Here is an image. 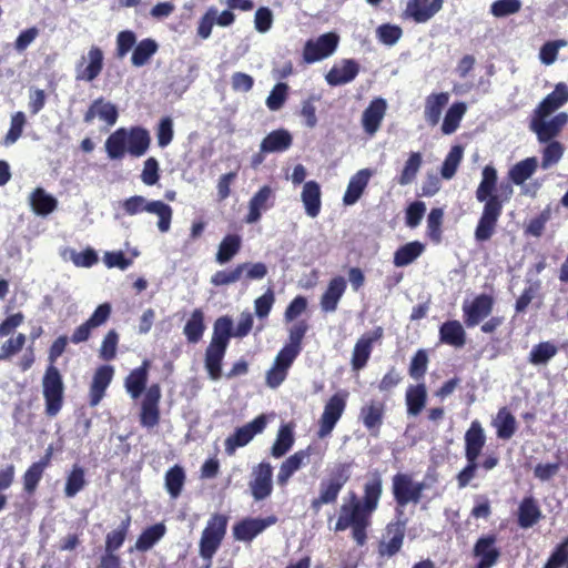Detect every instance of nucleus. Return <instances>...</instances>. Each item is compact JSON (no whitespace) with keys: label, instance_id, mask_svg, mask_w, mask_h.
Here are the masks:
<instances>
[{"label":"nucleus","instance_id":"obj_22","mask_svg":"<svg viewBox=\"0 0 568 568\" xmlns=\"http://www.w3.org/2000/svg\"><path fill=\"white\" fill-rule=\"evenodd\" d=\"M311 456V447L305 449H301L290 457H287L280 466L276 481L280 486L285 487L290 480V478L300 470L303 466H305Z\"/></svg>","mask_w":568,"mask_h":568},{"label":"nucleus","instance_id":"obj_36","mask_svg":"<svg viewBox=\"0 0 568 568\" xmlns=\"http://www.w3.org/2000/svg\"><path fill=\"white\" fill-rule=\"evenodd\" d=\"M404 540V530L399 525H389L386 534L379 544V554L382 556H393L402 547Z\"/></svg>","mask_w":568,"mask_h":568},{"label":"nucleus","instance_id":"obj_4","mask_svg":"<svg viewBox=\"0 0 568 568\" xmlns=\"http://www.w3.org/2000/svg\"><path fill=\"white\" fill-rule=\"evenodd\" d=\"M227 517L221 514L213 515L202 531L199 552L206 561V568L211 567L212 558L217 551L225 536Z\"/></svg>","mask_w":568,"mask_h":568},{"label":"nucleus","instance_id":"obj_24","mask_svg":"<svg viewBox=\"0 0 568 568\" xmlns=\"http://www.w3.org/2000/svg\"><path fill=\"white\" fill-rule=\"evenodd\" d=\"M382 328L377 327L373 333L364 334L356 342L352 356V366L354 369L358 371L366 365L371 356L373 344L382 337Z\"/></svg>","mask_w":568,"mask_h":568},{"label":"nucleus","instance_id":"obj_3","mask_svg":"<svg viewBox=\"0 0 568 568\" xmlns=\"http://www.w3.org/2000/svg\"><path fill=\"white\" fill-rule=\"evenodd\" d=\"M371 514L362 506L357 497L352 494L347 501L339 508L338 518L335 525L336 531L352 528L353 538L358 545L366 541V528L369 526Z\"/></svg>","mask_w":568,"mask_h":568},{"label":"nucleus","instance_id":"obj_47","mask_svg":"<svg viewBox=\"0 0 568 568\" xmlns=\"http://www.w3.org/2000/svg\"><path fill=\"white\" fill-rule=\"evenodd\" d=\"M64 261L72 262L77 267H91L98 262V255L93 248H85L78 252L74 248L65 247L61 251Z\"/></svg>","mask_w":568,"mask_h":568},{"label":"nucleus","instance_id":"obj_28","mask_svg":"<svg viewBox=\"0 0 568 568\" xmlns=\"http://www.w3.org/2000/svg\"><path fill=\"white\" fill-rule=\"evenodd\" d=\"M273 190L268 185L262 186L248 201V213L245 217L247 224L260 221L263 212L271 206Z\"/></svg>","mask_w":568,"mask_h":568},{"label":"nucleus","instance_id":"obj_7","mask_svg":"<svg viewBox=\"0 0 568 568\" xmlns=\"http://www.w3.org/2000/svg\"><path fill=\"white\" fill-rule=\"evenodd\" d=\"M338 43L339 36L335 32H327L308 39L302 52L304 62L312 64L332 57L336 52Z\"/></svg>","mask_w":568,"mask_h":568},{"label":"nucleus","instance_id":"obj_37","mask_svg":"<svg viewBox=\"0 0 568 568\" xmlns=\"http://www.w3.org/2000/svg\"><path fill=\"white\" fill-rule=\"evenodd\" d=\"M568 101V85L558 83L555 90L549 93L538 105L535 112L554 113Z\"/></svg>","mask_w":568,"mask_h":568},{"label":"nucleus","instance_id":"obj_41","mask_svg":"<svg viewBox=\"0 0 568 568\" xmlns=\"http://www.w3.org/2000/svg\"><path fill=\"white\" fill-rule=\"evenodd\" d=\"M149 362L144 361L142 366L133 369L125 379L126 392L132 398H138L145 387L148 381Z\"/></svg>","mask_w":568,"mask_h":568},{"label":"nucleus","instance_id":"obj_62","mask_svg":"<svg viewBox=\"0 0 568 568\" xmlns=\"http://www.w3.org/2000/svg\"><path fill=\"white\" fill-rule=\"evenodd\" d=\"M231 336H233L232 320L227 316L219 317L214 323L211 342L227 346Z\"/></svg>","mask_w":568,"mask_h":568},{"label":"nucleus","instance_id":"obj_30","mask_svg":"<svg viewBox=\"0 0 568 568\" xmlns=\"http://www.w3.org/2000/svg\"><path fill=\"white\" fill-rule=\"evenodd\" d=\"M486 442L484 429L478 420H474L465 434V455L467 462L477 460Z\"/></svg>","mask_w":568,"mask_h":568},{"label":"nucleus","instance_id":"obj_44","mask_svg":"<svg viewBox=\"0 0 568 568\" xmlns=\"http://www.w3.org/2000/svg\"><path fill=\"white\" fill-rule=\"evenodd\" d=\"M30 205L38 215H48L57 207V200L42 189H37L30 195Z\"/></svg>","mask_w":568,"mask_h":568},{"label":"nucleus","instance_id":"obj_63","mask_svg":"<svg viewBox=\"0 0 568 568\" xmlns=\"http://www.w3.org/2000/svg\"><path fill=\"white\" fill-rule=\"evenodd\" d=\"M568 45L565 39L548 41L539 50V60L545 65H551L556 62L560 49Z\"/></svg>","mask_w":568,"mask_h":568},{"label":"nucleus","instance_id":"obj_59","mask_svg":"<svg viewBox=\"0 0 568 568\" xmlns=\"http://www.w3.org/2000/svg\"><path fill=\"white\" fill-rule=\"evenodd\" d=\"M536 168L537 160L535 158H528L514 165L509 172V176L514 183L521 184L532 175Z\"/></svg>","mask_w":568,"mask_h":568},{"label":"nucleus","instance_id":"obj_1","mask_svg":"<svg viewBox=\"0 0 568 568\" xmlns=\"http://www.w3.org/2000/svg\"><path fill=\"white\" fill-rule=\"evenodd\" d=\"M151 143L148 130L141 126L120 128L105 140V152L111 160H121L125 154L140 158L146 153Z\"/></svg>","mask_w":568,"mask_h":568},{"label":"nucleus","instance_id":"obj_57","mask_svg":"<svg viewBox=\"0 0 568 568\" xmlns=\"http://www.w3.org/2000/svg\"><path fill=\"white\" fill-rule=\"evenodd\" d=\"M158 43L152 39H144L136 44L132 53V63L135 67L144 65L158 51Z\"/></svg>","mask_w":568,"mask_h":568},{"label":"nucleus","instance_id":"obj_17","mask_svg":"<svg viewBox=\"0 0 568 568\" xmlns=\"http://www.w3.org/2000/svg\"><path fill=\"white\" fill-rule=\"evenodd\" d=\"M161 390L159 385H152L148 388L142 400L140 422L143 427L152 428L159 424L160 410L159 402Z\"/></svg>","mask_w":568,"mask_h":568},{"label":"nucleus","instance_id":"obj_25","mask_svg":"<svg viewBox=\"0 0 568 568\" xmlns=\"http://www.w3.org/2000/svg\"><path fill=\"white\" fill-rule=\"evenodd\" d=\"M386 109V101L382 98H377L374 99L364 110L362 115V125L367 134L374 135L378 131L385 116Z\"/></svg>","mask_w":568,"mask_h":568},{"label":"nucleus","instance_id":"obj_15","mask_svg":"<svg viewBox=\"0 0 568 568\" xmlns=\"http://www.w3.org/2000/svg\"><path fill=\"white\" fill-rule=\"evenodd\" d=\"M503 206L495 197L489 200L485 205L481 216L475 230V239L479 242L487 241L495 232L497 221L501 214Z\"/></svg>","mask_w":568,"mask_h":568},{"label":"nucleus","instance_id":"obj_16","mask_svg":"<svg viewBox=\"0 0 568 568\" xmlns=\"http://www.w3.org/2000/svg\"><path fill=\"white\" fill-rule=\"evenodd\" d=\"M494 298L487 294H480L471 301L463 304L464 318L467 326H475L486 318L493 310Z\"/></svg>","mask_w":568,"mask_h":568},{"label":"nucleus","instance_id":"obj_33","mask_svg":"<svg viewBox=\"0 0 568 568\" xmlns=\"http://www.w3.org/2000/svg\"><path fill=\"white\" fill-rule=\"evenodd\" d=\"M292 134L287 130H274L261 142V152L274 153L286 151L292 145Z\"/></svg>","mask_w":568,"mask_h":568},{"label":"nucleus","instance_id":"obj_2","mask_svg":"<svg viewBox=\"0 0 568 568\" xmlns=\"http://www.w3.org/2000/svg\"><path fill=\"white\" fill-rule=\"evenodd\" d=\"M307 331L304 322L290 328L288 343L278 352L272 367L266 373V384L271 388L278 387L286 378L288 368L301 352V343Z\"/></svg>","mask_w":568,"mask_h":568},{"label":"nucleus","instance_id":"obj_55","mask_svg":"<svg viewBox=\"0 0 568 568\" xmlns=\"http://www.w3.org/2000/svg\"><path fill=\"white\" fill-rule=\"evenodd\" d=\"M165 489L171 498L175 499L180 496L185 481V474L182 467L175 465L170 468L164 477Z\"/></svg>","mask_w":568,"mask_h":568},{"label":"nucleus","instance_id":"obj_45","mask_svg":"<svg viewBox=\"0 0 568 568\" xmlns=\"http://www.w3.org/2000/svg\"><path fill=\"white\" fill-rule=\"evenodd\" d=\"M241 236L236 234L226 235L220 243L217 253H216V262L220 265L226 264L230 262L240 251L241 248Z\"/></svg>","mask_w":568,"mask_h":568},{"label":"nucleus","instance_id":"obj_40","mask_svg":"<svg viewBox=\"0 0 568 568\" xmlns=\"http://www.w3.org/2000/svg\"><path fill=\"white\" fill-rule=\"evenodd\" d=\"M226 347V345L210 342L205 354V367L212 379H217L221 376V363Z\"/></svg>","mask_w":568,"mask_h":568},{"label":"nucleus","instance_id":"obj_56","mask_svg":"<svg viewBox=\"0 0 568 568\" xmlns=\"http://www.w3.org/2000/svg\"><path fill=\"white\" fill-rule=\"evenodd\" d=\"M423 156L419 152H412L408 155V159L405 162V165L400 172L398 178V183L400 185H408L414 182L417 176V173L422 166Z\"/></svg>","mask_w":568,"mask_h":568},{"label":"nucleus","instance_id":"obj_10","mask_svg":"<svg viewBox=\"0 0 568 568\" xmlns=\"http://www.w3.org/2000/svg\"><path fill=\"white\" fill-rule=\"evenodd\" d=\"M103 67V51L97 45H91L75 64V79L78 81L92 82L101 74Z\"/></svg>","mask_w":568,"mask_h":568},{"label":"nucleus","instance_id":"obj_12","mask_svg":"<svg viewBox=\"0 0 568 568\" xmlns=\"http://www.w3.org/2000/svg\"><path fill=\"white\" fill-rule=\"evenodd\" d=\"M251 495L254 500H264L273 491V467L267 462H262L252 468L248 483Z\"/></svg>","mask_w":568,"mask_h":568},{"label":"nucleus","instance_id":"obj_38","mask_svg":"<svg viewBox=\"0 0 568 568\" xmlns=\"http://www.w3.org/2000/svg\"><path fill=\"white\" fill-rule=\"evenodd\" d=\"M467 112V104L465 102H455L446 111L443 123L442 132L445 135H450L456 132L460 125L464 115Z\"/></svg>","mask_w":568,"mask_h":568},{"label":"nucleus","instance_id":"obj_64","mask_svg":"<svg viewBox=\"0 0 568 568\" xmlns=\"http://www.w3.org/2000/svg\"><path fill=\"white\" fill-rule=\"evenodd\" d=\"M288 85L286 83H277L268 97L266 98L265 104L271 111H278L287 100Z\"/></svg>","mask_w":568,"mask_h":568},{"label":"nucleus","instance_id":"obj_32","mask_svg":"<svg viewBox=\"0 0 568 568\" xmlns=\"http://www.w3.org/2000/svg\"><path fill=\"white\" fill-rule=\"evenodd\" d=\"M346 281L342 276L333 277L321 297V307L324 312H334L346 290Z\"/></svg>","mask_w":568,"mask_h":568},{"label":"nucleus","instance_id":"obj_8","mask_svg":"<svg viewBox=\"0 0 568 568\" xmlns=\"http://www.w3.org/2000/svg\"><path fill=\"white\" fill-rule=\"evenodd\" d=\"M347 398L348 393L341 390L331 396L325 403L323 413L318 419L317 436L320 438H326L332 434L336 424L344 414Z\"/></svg>","mask_w":568,"mask_h":568},{"label":"nucleus","instance_id":"obj_60","mask_svg":"<svg viewBox=\"0 0 568 568\" xmlns=\"http://www.w3.org/2000/svg\"><path fill=\"white\" fill-rule=\"evenodd\" d=\"M47 467H48V459L33 463L27 469V471L24 473V476H23V485H24V489L28 493L31 494L36 490Z\"/></svg>","mask_w":568,"mask_h":568},{"label":"nucleus","instance_id":"obj_27","mask_svg":"<svg viewBox=\"0 0 568 568\" xmlns=\"http://www.w3.org/2000/svg\"><path fill=\"white\" fill-rule=\"evenodd\" d=\"M301 201L308 217L315 219L318 216L322 209V192L316 181H307L304 183L301 192Z\"/></svg>","mask_w":568,"mask_h":568},{"label":"nucleus","instance_id":"obj_14","mask_svg":"<svg viewBox=\"0 0 568 568\" xmlns=\"http://www.w3.org/2000/svg\"><path fill=\"white\" fill-rule=\"evenodd\" d=\"M424 485L416 483L406 474H397L393 478V493L396 501L404 506L409 503H418Z\"/></svg>","mask_w":568,"mask_h":568},{"label":"nucleus","instance_id":"obj_6","mask_svg":"<svg viewBox=\"0 0 568 568\" xmlns=\"http://www.w3.org/2000/svg\"><path fill=\"white\" fill-rule=\"evenodd\" d=\"M349 464L337 465L329 476L322 480L320 486V495L312 501V507L318 510L323 505L334 503L349 479Z\"/></svg>","mask_w":568,"mask_h":568},{"label":"nucleus","instance_id":"obj_13","mask_svg":"<svg viewBox=\"0 0 568 568\" xmlns=\"http://www.w3.org/2000/svg\"><path fill=\"white\" fill-rule=\"evenodd\" d=\"M551 113L534 112L530 128L541 142H546L557 135L568 121V114L561 112L551 119Z\"/></svg>","mask_w":568,"mask_h":568},{"label":"nucleus","instance_id":"obj_9","mask_svg":"<svg viewBox=\"0 0 568 568\" xmlns=\"http://www.w3.org/2000/svg\"><path fill=\"white\" fill-rule=\"evenodd\" d=\"M42 392L45 399V412L55 416L63 402V382L61 374L54 365H50L42 379Z\"/></svg>","mask_w":568,"mask_h":568},{"label":"nucleus","instance_id":"obj_21","mask_svg":"<svg viewBox=\"0 0 568 568\" xmlns=\"http://www.w3.org/2000/svg\"><path fill=\"white\" fill-rule=\"evenodd\" d=\"M276 520L275 516H268L266 518H247L234 526V537L237 540L250 541L264 529L274 525Z\"/></svg>","mask_w":568,"mask_h":568},{"label":"nucleus","instance_id":"obj_26","mask_svg":"<svg viewBox=\"0 0 568 568\" xmlns=\"http://www.w3.org/2000/svg\"><path fill=\"white\" fill-rule=\"evenodd\" d=\"M449 98L448 92H433L426 97L424 119L429 125L435 126L439 123L443 110L447 106Z\"/></svg>","mask_w":568,"mask_h":568},{"label":"nucleus","instance_id":"obj_5","mask_svg":"<svg viewBox=\"0 0 568 568\" xmlns=\"http://www.w3.org/2000/svg\"><path fill=\"white\" fill-rule=\"evenodd\" d=\"M513 195V186L509 183L497 186V171L491 165H486L481 172V181L476 190V199L485 204L496 199L500 202V206L509 201Z\"/></svg>","mask_w":568,"mask_h":568},{"label":"nucleus","instance_id":"obj_46","mask_svg":"<svg viewBox=\"0 0 568 568\" xmlns=\"http://www.w3.org/2000/svg\"><path fill=\"white\" fill-rule=\"evenodd\" d=\"M384 405L379 402H371L361 409V418L369 430H378L383 422Z\"/></svg>","mask_w":568,"mask_h":568},{"label":"nucleus","instance_id":"obj_54","mask_svg":"<svg viewBox=\"0 0 568 568\" xmlns=\"http://www.w3.org/2000/svg\"><path fill=\"white\" fill-rule=\"evenodd\" d=\"M130 524L131 518L128 516L118 528L105 536V554H114V551L121 548L126 538Z\"/></svg>","mask_w":568,"mask_h":568},{"label":"nucleus","instance_id":"obj_31","mask_svg":"<svg viewBox=\"0 0 568 568\" xmlns=\"http://www.w3.org/2000/svg\"><path fill=\"white\" fill-rule=\"evenodd\" d=\"M496 539L493 536L481 537L474 547V555L479 558L477 566L491 568L499 558V550L495 546Z\"/></svg>","mask_w":568,"mask_h":568},{"label":"nucleus","instance_id":"obj_51","mask_svg":"<svg viewBox=\"0 0 568 568\" xmlns=\"http://www.w3.org/2000/svg\"><path fill=\"white\" fill-rule=\"evenodd\" d=\"M493 425L497 436L501 439H509L516 432V419L506 408H501L497 413Z\"/></svg>","mask_w":568,"mask_h":568},{"label":"nucleus","instance_id":"obj_23","mask_svg":"<svg viewBox=\"0 0 568 568\" xmlns=\"http://www.w3.org/2000/svg\"><path fill=\"white\" fill-rule=\"evenodd\" d=\"M373 175L374 171L371 169H362L352 175L343 196V203L347 206L354 205L361 199Z\"/></svg>","mask_w":568,"mask_h":568},{"label":"nucleus","instance_id":"obj_58","mask_svg":"<svg viewBox=\"0 0 568 568\" xmlns=\"http://www.w3.org/2000/svg\"><path fill=\"white\" fill-rule=\"evenodd\" d=\"M463 155L464 149L460 145H454L450 149L440 170V174L445 180H450L455 175L463 160Z\"/></svg>","mask_w":568,"mask_h":568},{"label":"nucleus","instance_id":"obj_48","mask_svg":"<svg viewBox=\"0 0 568 568\" xmlns=\"http://www.w3.org/2000/svg\"><path fill=\"white\" fill-rule=\"evenodd\" d=\"M540 510L537 503L531 498H524L518 509V523L523 528L534 526L540 518Z\"/></svg>","mask_w":568,"mask_h":568},{"label":"nucleus","instance_id":"obj_49","mask_svg":"<svg viewBox=\"0 0 568 568\" xmlns=\"http://www.w3.org/2000/svg\"><path fill=\"white\" fill-rule=\"evenodd\" d=\"M165 531L164 524H155L144 529L136 539L134 548L139 551L151 549L165 535Z\"/></svg>","mask_w":568,"mask_h":568},{"label":"nucleus","instance_id":"obj_39","mask_svg":"<svg viewBox=\"0 0 568 568\" xmlns=\"http://www.w3.org/2000/svg\"><path fill=\"white\" fill-rule=\"evenodd\" d=\"M294 425L284 424L278 428L275 442L272 445L271 454L275 458L284 456L294 445Z\"/></svg>","mask_w":568,"mask_h":568},{"label":"nucleus","instance_id":"obj_53","mask_svg":"<svg viewBox=\"0 0 568 568\" xmlns=\"http://www.w3.org/2000/svg\"><path fill=\"white\" fill-rule=\"evenodd\" d=\"M148 213L158 216V229L162 233H166L171 227L173 211L172 207L162 201H151Z\"/></svg>","mask_w":568,"mask_h":568},{"label":"nucleus","instance_id":"obj_34","mask_svg":"<svg viewBox=\"0 0 568 568\" xmlns=\"http://www.w3.org/2000/svg\"><path fill=\"white\" fill-rule=\"evenodd\" d=\"M439 339L447 345L462 347L466 342V333L458 321H448L439 328Z\"/></svg>","mask_w":568,"mask_h":568},{"label":"nucleus","instance_id":"obj_19","mask_svg":"<svg viewBox=\"0 0 568 568\" xmlns=\"http://www.w3.org/2000/svg\"><path fill=\"white\" fill-rule=\"evenodd\" d=\"M359 72V64L353 59L336 62L326 73L325 80L329 85L337 87L352 82Z\"/></svg>","mask_w":568,"mask_h":568},{"label":"nucleus","instance_id":"obj_29","mask_svg":"<svg viewBox=\"0 0 568 568\" xmlns=\"http://www.w3.org/2000/svg\"><path fill=\"white\" fill-rule=\"evenodd\" d=\"M114 375V369L110 365L99 367L92 379L90 387V405L97 406L103 398L108 386L110 385Z\"/></svg>","mask_w":568,"mask_h":568},{"label":"nucleus","instance_id":"obj_50","mask_svg":"<svg viewBox=\"0 0 568 568\" xmlns=\"http://www.w3.org/2000/svg\"><path fill=\"white\" fill-rule=\"evenodd\" d=\"M205 331L204 314L201 310H194L187 320L183 333L190 343H197Z\"/></svg>","mask_w":568,"mask_h":568},{"label":"nucleus","instance_id":"obj_52","mask_svg":"<svg viewBox=\"0 0 568 568\" xmlns=\"http://www.w3.org/2000/svg\"><path fill=\"white\" fill-rule=\"evenodd\" d=\"M558 353V347L552 342H541L532 346L528 361L532 365H546Z\"/></svg>","mask_w":568,"mask_h":568},{"label":"nucleus","instance_id":"obj_43","mask_svg":"<svg viewBox=\"0 0 568 568\" xmlns=\"http://www.w3.org/2000/svg\"><path fill=\"white\" fill-rule=\"evenodd\" d=\"M425 251V245L418 241L409 242L400 247L394 254V264L397 267L406 266L413 263Z\"/></svg>","mask_w":568,"mask_h":568},{"label":"nucleus","instance_id":"obj_20","mask_svg":"<svg viewBox=\"0 0 568 568\" xmlns=\"http://www.w3.org/2000/svg\"><path fill=\"white\" fill-rule=\"evenodd\" d=\"M444 0H407L406 14L417 23L430 20L443 8Z\"/></svg>","mask_w":568,"mask_h":568},{"label":"nucleus","instance_id":"obj_35","mask_svg":"<svg viewBox=\"0 0 568 568\" xmlns=\"http://www.w3.org/2000/svg\"><path fill=\"white\" fill-rule=\"evenodd\" d=\"M427 400V389L424 384L409 385L406 389L405 402L407 414L417 416L425 407Z\"/></svg>","mask_w":568,"mask_h":568},{"label":"nucleus","instance_id":"obj_18","mask_svg":"<svg viewBox=\"0 0 568 568\" xmlns=\"http://www.w3.org/2000/svg\"><path fill=\"white\" fill-rule=\"evenodd\" d=\"M119 118V111L114 103L99 98L94 100L84 114V122L91 123L95 119L106 126H113Z\"/></svg>","mask_w":568,"mask_h":568},{"label":"nucleus","instance_id":"obj_42","mask_svg":"<svg viewBox=\"0 0 568 568\" xmlns=\"http://www.w3.org/2000/svg\"><path fill=\"white\" fill-rule=\"evenodd\" d=\"M382 495V478L379 475L374 474L372 478L365 484L364 498L362 506L372 515L377 508Z\"/></svg>","mask_w":568,"mask_h":568},{"label":"nucleus","instance_id":"obj_61","mask_svg":"<svg viewBox=\"0 0 568 568\" xmlns=\"http://www.w3.org/2000/svg\"><path fill=\"white\" fill-rule=\"evenodd\" d=\"M520 0H496L490 4L489 12L495 18H506L520 11Z\"/></svg>","mask_w":568,"mask_h":568},{"label":"nucleus","instance_id":"obj_11","mask_svg":"<svg viewBox=\"0 0 568 568\" xmlns=\"http://www.w3.org/2000/svg\"><path fill=\"white\" fill-rule=\"evenodd\" d=\"M267 425V416L260 415L246 425L236 428L233 435L229 436L225 442V452L233 455L239 447L247 445L255 435L263 433Z\"/></svg>","mask_w":568,"mask_h":568}]
</instances>
